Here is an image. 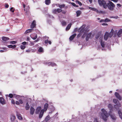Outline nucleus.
Returning a JSON list of instances; mask_svg holds the SVG:
<instances>
[{
  "label": "nucleus",
  "instance_id": "1",
  "mask_svg": "<svg viewBox=\"0 0 122 122\" xmlns=\"http://www.w3.org/2000/svg\"><path fill=\"white\" fill-rule=\"evenodd\" d=\"M105 6L106 7L104 8L106 9L107 7L108 9L112 11L114 10L115 6V5L113 3L109 0L108 1V3H107V4Z\"/></svg>",
  "mask_w": 122,
  "mask_h": 122
},
{
  "label": "nucleus",
  "instance_id": "2",
  "mask_svg": "<svg viewBox=\"0 0 122 122\" xmlns=\"http://www.w3.org/2000/svg\"><path fill=\"white\" fill-rule=\"evenodd\" d=\"M102 113L101 114V115H102L103 120L106 122L107 120V118L108 117V114L107 113V112L104 109H102Z\"/></svg>",
  "mask_w": 122,
  "mask_h": 122
},
{
  "label": "nucleus",
  "instance_id": "3",
  "mask_svg": "<svg viewBox=\"0 0 122 122\" xmlns=\"http://www.w3.org/2000/svg\"><path fill=\"white\" fill-rule=\"evenodd\" d=\"M98 2L99 5L102 6L103 8H105L106 7V5L107 4L106 2L104 0H98Z\"/></svg>",
  "mask_w": 122,
  "mask_h": 122
},
{
  "label": "nucleus",
  "instance_id": "4",
  "mask_svg": "<svg viewBox=\"0 0 122 122\" xmlns=\"http://www.w3.org/2000/svg\"><path fill=\"white\" fill-rule=\"evenodd\" d=\"M112 36V34L107 32H106L104 35V40L107 41L109 37H111Z\"/></svg>",
  "mask_w": 122,
  "mask_h": 122
},
{
  "label": "nucleus",
  "instance_id": "5",
  "mask_svg": "<svg viewBox=\"0 0 122 122\" xmlns=\"http://www.w3.org/2000/svg\"><path fill=\"white\" fill-rule=\"evenodd\" d=\"M86 25H83L78 29V31L79 32H83L85 31Z\"/></svg>",
  "mask_w": 122,
  "mask_h": 122
},
{
  "label": "nucleus",
  "instance_id": "6",
  "mask_svg": "<svg viewBox=\"0 0 122 122\" xmlns=\"http://www.w3.org/2000/svg\"><path fill=\"white\" fill-rule=\"evenodd\" d=\"M62 11V10L61 9H57L53 10H52V13L54 14H56V12L58 13H60Z\"/></svg>",
  "mask_w": 122,
  "mask_h": 122
},
{
  "label": "nucleus",
  "instance_id": "7",
  "mask_svg": "<svg viewBox=\"0 0 122 122\" xmlns=\"http://www.w3.org/2000/svg\"><path fill=\"white\" fill-rule=\"evenodd\" d=\"M36 22L35 20H34L33 21L30 25V28L31 29H33L36 27Z\"/></svg>",
  "mask_w": 122,
  "mask_h": 122
},
{
  "label": "nucleus",
  "instance_id": "8",
  "mask_svg": "<svg viewBox=\"0 0 122 122\" xmlns=\"http://www.w3.org/2000/svg\"><path fill=\"white\" fill-rule=\"evenodd\" d=\"M115 95L116 98L118 99L120 101H121L122 100L121 97L119 95V94L116 92H115Z\"/></svg>",
  "mask_w": 122,
  "mask_h": 122
},
{
  "label": "nucleus",
  "instance_id": "9",
  "mask_svg": "<svg viewBox=\"0 0 122 122\" xmlns=\"http://www.w3.org/2000/svg\"><path fill=\"white\" fill-rule=\"evenodd\" d=\"M44 64H49V66L51 65V66L52 67L56 66V64L55 63L53 62L47 63L45 62Z\"/></svg>",
  "mask_w": 122,
  "mask_h": 122
},
{
  "label": "nucleus",
  "instance_id": "10",
  "mask_svg": "<svg viewBox=\"0 0 122 122\" xmlns=\"http://www.w3.org/2000/svg\"><path fill=\"white\" fill-rule=\"evenodd\" d=\"M0 103L2 105L5 104V100L2 97H0Z\"/></svg>",
  "mask_w": 122,
  "mask_h": 122
},
{
  "label": "nucleus",
  "instance_id": "11",
  "mask_svg": "<svg viewBox=\"0 0 122 122\" xmlns=\"http://www.w3.org/2000/svg\"><path fill=\"white\" fill-rule=\"evenodd\" d=\"M35 111V109L33 107H31L30 108V114L33 115L34 114Z\"/></svg>",
  "mask_w": 122,
  "mask_h": 122
},
{
  "label": "nucleus",
  "instance_id": "12",
  "mask_svg": "<svg viewBox=\"0 0 122 122\" xmlns=\"http://www.w3.org/2000/svg\"><path fill=\"white\" fill-rule=\"evenodd\" d=\"M10 118L11 122H14L15 119V117L14 114H11V116H10Z\"/></svg>",
  "mask_w": 122,
  "mask_h": 122
},
{
  "label": "nucleus",
  "instance_id": "13",
  "mask_svg": "<svg viewBox=\"0 0 122 122\" xmlns=\"http://www.w3.org/2000/svg\"><path fill=\"white\" fill-rule=\"evenodd\" d=\"M33 29H29L26 30L24 32V34H26L27 33L32 32L33 31Z\"/></svg>",
  "mask_w": 122,
  "mask_h": 122
},
{
  "label": "nucleus",
  "instance_id": "14",
  "mask_svg": "<svg viewBox=\"0 0 122 122\" xmlns=\"http://www.w3.org/2000/svg\"><path fill=\"white\" fill-rule=\"evenodd\" d=\"M41 107H37L36 109V112H35L36 114H38L41 110Z\"/></svg>",
  "mask_w": 122,
  "mask_h": 122
},
{
  "label": "nucleus",
  "instance_id": "15",
  "mask_svg": "<svg viewBox=\"0 0 122 122\" xmlns=\"http://www.w3.org/2000/svg\"><path fill=\"white\" fill-rule=\"evenodd\" d=\"M76 36V33H75L74 34H73L71 36H70L69 38L70 40V41H72L74 39V37H75Z\"/></svg>",
  "mask_w": 122,
  "mask_h": 122
},
{
  "label": "nucleus",
  "instance_id": "16",
  "mask_svg": "<svg viewBox=\"0 0 122 122\" xmlns=\"http://www.w3.org/2000/svg\"><path fill=\"white\" fill-rule=\"evenodd\" d=\"M91 35L92 33H91L87 34L86 37V41H88V40L90 38Z\"/></svg>",
  "mask_w": 122,
  "mask_h": 122
},
{
  "label": "nucleus",
  "instance_id": "17",
  "mask_svg": "<svg viewBox=\"0 0 122 122\" xmlns=\"http://www.w3.org/2000/svg\"><path fill=\"white\" fill-rule=\"evenodd\" d=\"M44 110H41L40 113L39 115V118H41V117H42L43 114H44Z\"/></svg>",
  "mask_w": 122,
  "mask_h": 122
},
{
  "label": "nucleus",
  "instance_id": "18",
  "mask_svg": "<svg viewBox=\"0 0 122 122\" xmlns=\"http://www.w3.org/2000/svg\"><path fill=\"white\" fill-rule=\"evenodd\" d=\"M48 104L47 103H46L44 105V111H46L47 110V108H48Z\"/></svg>",
  "mask_w": 122,
  "mask_h": 122
},
{
  "label": "nucleus",
  "instance_id": "19",
  "mask_svg": "<svg viewBox=\"0 0 122 122\" xmlns=\"http://www.w3.org/2000/svg\"><path fill=\"white\" fill-rule=\"evenodd\" d=\"M122 33V29H121L119 30V31H118L117 34V35L118 37H119L121 36V35Z\"/></svg>",
  "mask_w": 122,
  "mask_h": 122
},
{
  "label": "nucleus",
  "instance_id": "20",
  "mask_svg": "<svg viewBox=\"0 0 122 122\" xmlns=\"http://www.w3.org/2000/svg\"><path fill=\"white\" fill-rule=\"evenodd\" d=\"M110 115L111 118L113 120H116V117L115 116L114 114H110Z\"/></svg>",
  "mask_w": 122,
  "mask_h": 122
},
{
  "label": "nucleus",
  "instance_id": "21",
  "mask_svg": "<svg viewBox=\"0 0 122 122\" xmlns=\"http://www.w3.org/2000/svg\"><path fill=\"white\" fill-rule=\"evenodd\" d=\"M72 25V24L71 23H70L67 26H66V30L68 31L69 30L70 28L71 27V25Z\"/></svg>",
  "mask_w": 122,
  "mask_h": 122
},
{
  "label": "nucleus",
  "instance_id": "22",
  "mask_svg": "<svg viewBox=\"0 0 122 122\" xmlns=\"http://www.w3.org/2000/svg\"><path fill=\"white\" fill-rule=\"evenodd\" d=\"M2 40L3 41H7L9 39V38L8 37H6L5 36H3L2 37Z\"/></svg>",
  "mask_w": 122,
  "mask_h": 122
},
{
  "label": "nucleus",
  "instance_id": "23",
  "mask_svg": "<svg viewBox=\"0 0 122 122\" xmlns=\"http://www.w3.org/2000/svg\"><path fill=\"white\" fill-rule=\"evenodd\" d=\"M16 45H9L8 46V47L9 48H14L16 47Z\"/></svg>",
  "mask_w": 122,
  "mask_h": 122
},
{
  "label": "nucleus",
  "instance_id": "24",
  "mask_svg": "<svg viewBox=\"0 0 122 122\" xmlns=\"http://www.w3.org/2000/svg\"><path fill=\"white\" fill-rule=\"evenodd\" d=\"M30 107L29 106L28 103L27 102L26 103V105L25 106V109L26 110H29L30 109Z\"/></svg>",
  "mask_w": 122,
  "mask_h": 122
},
{
  "label": "nucleus",
  "instance_id": "25",
  "mask_svg": "<svg viewBox=\"0 0 122 122\" xmlns=\"http://www.w3.org/2000/svg\"><path fill=\"white\" fill-rule=\"evenodd\" d=\"M17 117L20 120H22V117L21 116V115L20 114L18 113L17 114Z\"/></svg>",
  "mask_w": 122,
  "mask_h": 122
},
{
  "label": "nucleus",
  "instance_id": "26",
  "mask_svg": "<svg viewBox=\"0 0 122 122\" xmlns=\"http://www.w3.org/2000/svg\"><path fill=\"white\" fill-rule=\"evenodd\" d=\"M77 16L78 17L81 14V11L80 10H78L76 11Z\"/></svg>",
  "mask_w": 122,
  "mask_h": 122
},
{
  "label": "nucleus",
  "instance_id": "27",
  "mask_svg": "<svg viewBox=\"0 0 122 122\" xmlns=\"http://www.w3.org/2000/svg\"><path fill=\"white\" fill-rule=\"evenodd\" d=\"M101 32H99L97 34L95 38L96 39H98L99 38V37H100L101 35H102L101 34Z\"/></svg>",
  "mask_w": 122,
  "mask_h": 122
},
{
  "label": "nucleus",
  "instance_id": "28",
  "mask_svg": "<svg viewBox=\"0 0 122 122\" xmlns=\"http://www.w3.org/2000/svg\"><path fill=\"white\" fill-rule=\"evenodd\" d=\"M115 108L116 109H119V107H121V105L120 103L118 104H116L115 105Z\"/></svg>",
  "mask_w": 122,
  "mask_h": 122
},
{
  "label": "nucleus",
  "instance_id": "29",
  "mask_svg": "<svg viewBox=\"0 0 122 122\" xmlns=\"http://www.w3.org/2000/svg\"><path fill=\"white\" fill-rule=\"evenodd\" d=\"M118 113L119 114V117L122 120V113L120 110L118 111Z\"/></svg>",
  "mask_w": 122,
  "mask_h": 122
},
{
  "label": "nucleus",
  "instance_id": "30",
  "mask_svg": "<svg viewBox=\"0 0 122 122\" xmlns=\"http://www.w3.org/2000/svg\"><path fill=\"white\" fill-rule=\"evenodd\" d=\"M108 107L110 110H112L113 108V106L111 104H108Z\"/></svg>",
  "mask_w": 122,
  "mask_h": 122
},
{
  "label": "nucleus",
  "instance_id": "31",
  "mask_svg": "<svg viewBox=\"0 0 122 122\" xmlns=\"http://www.w3.org/2000/svg\"><path fill=\"white\" fill-rule=\"evenodd\" d=\"M45 43L46 44H47L48 43L50 45L51 44V42L50 41L48 40V39L45 40Z\"/></svg>",
  "mask_w": 122,
  "mask_h": 122
},
{
  "label": "nucleus",
  "instance_id": "32",
  "mask_svg": "<svg viewBox=\"0 0 122 122\" xmlns=\"http://www.w3.org/2000/svg\"><path fill=\"white\" fill-rule=\"evenodd\" d=\"M51 3L50 0H45V3L46 5H48Z\"/></svg>",
  "mask_w": 122,
  "mask_h": 122
},
{
  "label": "nucleus",
  "instance_id": "33",
  "mask_svg": "<svg viewBox=\"0 0 122 122\" xmlns=\"http://www.w3.org/2000/svg\"><path fill=\"white\" fill-rule=\"evenodd\" d=\"M58 5L59 7L60 8H63L65 6V5L64 4L61 5L58 4Z\"/></svg>",
  "mask_w": 122,
  "mask_h": 122
},
{
  "label": "nucleus",
  "instance_id": "34",
  "mask_svg": "<svg viewBox=\"0 0 122 122\" xmlns=\"http://www.w3.org/2000/svg\"><path fill=\"white\" fill-rule=\"evenodd\" d=\"M38 51L40 53L42 52L43 51V48L42 47H39L38 49Z\"/></svg>",
  "mask_w": 122,
  "mask_h": 122
},
{
  "label": "nucleus",
  "instance_id": "35",
  "mask_svg": "<svg viewBox=\"0 0 122 122\" xmlns=\"http://www.w3.org/2000/svg\"><path fill=\"white\" fill-rule=\"evenodd\" d=\"M100 42H101V46H102V47H104L105 44H104V42H103L102 41H101Z\"/></svg>",
  "mask_w": 122,
  "mask_h": 122
},
{
  "label": "nucleus",
  "instance_id": "36",
  "mask_svg": "<svg viewBox=\"0 0 122 122\" xmlns=\"http://www.w3.org/2000/svg\"><path fill=\"white\" fill-rule=\"evenodd\" d=\"M15 94H12L10 93L9 94V95H8V96L9 97L12 98L13 97V95H15Z\"/></svg>",
  "mask_w": 122,
  "mask_h": 122
},
{
  "label": "nucleus",
  "instance_id": "37",
  "mask_svg": "<svg viewBox=\"0 0 122 122\" xmlns=\"http://www.w3.org/2000/svg\"><path fill=\"white\" fill-rule=\"evenodd\" d=\"M50 119L49 117L47 116L45 118V121L46 122H47Z\"/></svg>",
  "mask_w": 122,
  "mask_h": 122
},
{
  "label": "nucleus",
  "instance_id": "38",
  "mask_svg": "<svg viewBox=\"0 0 122 122\" xmlns=\"http://www.w3.org/2000/svg\"><path fill=\"white\" fill-rule=\"evenodd\" d=\"M61 24H62V25L65 26L66 24V22L64 21H63L61 22Z\"/></svg>",
  "mask_w": 122,
  "mask_h": 122
},
{
  "label": "nucleus",
  "instance_id": "39",
  "mask_svg": "<svg viewBox=\"0 0 122 122\" xmlns=\"http://www.w3.org/2000/svg\"><path fill=\"white\" fill-rule=\"evenodd\" d=\"M103 36V35H100V37H99V39L100 40L99 41H102V40Z\"/></svg>",
  "mask_w": 122,
  "mask_h": 122
},
{
  "label": "nucleus",
  "instance_id": "40",
  "mask_svg": "<svg viewBox=\"0 0 122 122\" xmlns=\"http://www.w3.org/2000/svg\"><path fill=\"white\" fill-rule=\"evenodd\" d=\"M76 3H78V4L79 5H80L81 6L82 5V4L81 3V2L79 1H78V0H76Z\"/></svg>",
  "mask_w": 122,
  "mask_h": 122
},
{
  "label": "nucleus",
  "instance_id": "41",
  "mask_svg": "<svg viewBox=\"0 0 122 122\" xmlns=\"http://www.w3.org/2000/svg\"><path fill=\"white\" fill-rule=\"evenodd\" d=\"M10 11H11L13 13L14 12V11H15V9H14V8L13 7H11L10 9Z\"/></svg>",
  "mask_w": 122,
  "mask_h": 122
},
{
  "label": "nucleus",
  "instance_id": "42",
  "mask_svg": "<svg viewBox=\"0 0 122 122\" xmlns=\"http://www.w3.org/2000/svg\"><path fill=\"white\" fill-rule=\"evenodd\" d=\"M25 46L23 45H21L20 46V48H21V49L22 50H23L25 49Z\"/></svg>",
  "mask_w": 122,
  "mask_h": 122
},
{
  "label": "nucleus",
  "instance_id": "43",
  "mask_svg": "<svg viewBox=\"0 0 122 122\" xmlns=\"http://www.w3.org/2000/svg\"><path fill=\"white\" fill-rule=\"evenodd\" d=\"M117 99H113V102L115 104H116L117 103Z\"/></svg>",
  "mask_w": 122,
  "mask_h": 122
},
{
  "label": "nucleus",
  "instance_id": "44",
  "mask_svg": "<svg viewBox=\"0 0 122 122\" xmlns=\"http://www.w3.org/2000/svg\"><path fill=\"white\" fill-rule=\"evenodd\" d=\"M104 20V22H109L110 21V20L107 18L105 19V20Z\"/></svg>",
  "mask_w": 122,
  "mask_h": 122
},
{
  "label": "nucleus",
  "instance_id": "45",
  "mask_svg": "<svg viewBox=\"0 0 122 122\" xmlns=\"http://www.w3.org/2000/svg\"><path fill=\"white\" fill-rule=\"evenodd\" d=\"M37 35H36V36H35V37H31V38L32 39H33L34 40H35L36 39V38H37Z\"/></svg>",
  "mask_w": 122,
  "mask_h": 122
},
{
  "label": "nucleus",
  "instance_id": "46",
  "mask_svg": "<svg viewBox=\"0 0 122 122\" xmlns=\"http://www.w3.org/2000/svg\"><path fill=\"white\" fill-rule=\"evenodd\" d=\"M16 43V41H11L10 42V43L11 44H14Z\"/></svg>",
  "mask_w": 122,
  "mask_h": 122
},
{
  "label": "nucleus",
  "instance_id": "47",
  "mask_svg": "<svg viewBox=\"0 0 122 122\" xmlns=\"http://www.w3.org/2000/svg\"><path fill=\"white\" fill-rule=\"evenodd\" d=\"M81 32H80V33L78 34V35H77V37L78 38L80 37L81 36Z\"/></svg>",
  "mask_w": 122,
  "mask_h": 122
},
{
  "label": "nucleus",
  "instance_id": "48",
  "mask_svg": "<svg viewBox=\"0 0 122 122\" xmlns=\"http://www.w3.org/2000/svg\"><path fill=\"white\" fill-rule=\"evenodd\" d=\"M93 11H94L97 12H98V10H97V9H95V8L93 9L92 10Z\"/></svg>",
  "mask_w": 122,
  "mask_h": 122
},
{
  "label": "nucleus",
  "instance_id": "49",
  "mask_svg": "<svg viewBox=\"0 0 122 122\" xmlns=\"http://www.w3.org/2000/svg\"><path fill=\"white\" fill-rule=\"evenodd\" d=\"M11 103L12 104H15V101L14 99H12L11 100Z\"/></svg>",
  "mask_w": 122,
  "mask_h": 122
},
{
  "label": "nucleus",
  "instance_id": "50",
  "mask_svg": "<svg viewBox=\"0 0 122 122\" xmlns=\"http://www.w3.org/2000/svg\"><path fill=\"white\" fill-rule=\"evenodd\" d=\"M93 122H98L97 121V118H95L94 119V121H93Z\"/></svg>",
  "mask_w": 122,
  "mask_h": 122
},
{
  "label": "nucleus",
  "instance_id": "51",
  "mask_svg": "<svg viewBox=\"0 0 122 122\" xmlns=\"http://www.w3.org/2000/svg\"><path fill=\"white\" fill-rule=\"evenodd\" d=\"M19 102L21 104H22L23 103L22 100L21 99H20L19 100Z\"/></svg>",
  "mask_w": 122,
  "mask_h": 122
},
{
  "label": "nucleus",
  "instance_id": "52",
  "mask_svg": "<svg viewBox=\"0 0 122 122\" xmlns=\"http://www.w3.org/2000/svg\"><path fill=\"white\" fill-rule=\"evenodd\" d=\"M9 5L8 4H6L5 5V7L6 8H8Z\"/></svg>",
  "mask_w": 122,
  "mask_h": 122
},
{
  "label": "nucleus",
  "instance_id": "53",
  "mask_svg": "<svg viewBox=\"0 0 122 122\" xmlns=\"http://www.w3.org/2000/svg\"><path fill=\"white\" fill-rule=\"evenodd\" d=\"M34 43L35 42L34 41H30V44L31 45H34Z\"/></svg>",
  "mask_w": 122,
  "mask_h": 122
},
{
  "label": "nucleus",
  "instance_id": "54",
  "mask_svg": "<svg viewBox=\"0 0 122 122\" xmlns=\"http://www.w3.org/2000/svg\"><path fill=\"white\" fill-rule=\"evenodd\" d=\"M117 6L118 7H120L121 6V5L120 4H117Z\"/></svg>",
  "mask_w": 122,
  "mask_h": 122
},
{
  "label": "nucleus",
  "instance_id": "55",
  "mask_svg": "<svg viewBox=\"0 0 122 122\" xmlns=\"http://www.w3.org/2000/svg\"><path fill=\"white\" fill-rule=\"evenodd\" d=\"M15 103L16 104L19 105L20 103L18 101H16L15 102Z\"/></svg>",
  "mask_w": 122,
  "mask_h": 122
},
{
  "label": "nucleus",
  "instance_id": "56",
  "mask_svg": "<svg viewBox=\"0 0 122 122\" xmlns=\"http://www.w3.org/2000/svg\"><path fill=\"white\" fill-rule=\"evenodd\" d=\"M22 44L23 45H25L26 44V42L25 41H24L22 42Z\"/></svg>",
  "mask_w": 122,
  "mask_h": 122
},
{
  "label": "nucleus",
  "instance_id": "57",
  "mask_svg": "<svg viewBox=\"0 0 122 122\" xmlns=\"http://www.w3.org/2000/svg\"><path fill=\"white\" fill-rule=\"evenodd\" d=\"M39 40V39L38 38H37V39L36 40H35L34 41V42H37Z\"/></svg>",
  "mask_w": 122,
  "mask_h": 122
},
{
  "label": "nucleus",
  "instance_id": "58",
  "mask_svg": "<svg viewBox=\"0 0 122 122\" xmlns=\"http://www.w3.org/2000/svg\"><path fill=\"white\" fill-rule=\"evenodd\" d=\"M112 1H113L114 2H117L118 0H111Z\"/></svg>",
  "mask_w": 122,
  "mask_h": 122
},
{
  "label": "nucleus",
  "instance_id": "59",
  "mask_svg": "<svg viewBox=\"0 0 122 122\" xmlns=\"http://www.w3.org/2000/svg\"><path fill=\"white\" fill-rule=\"evenodd\" d=\"M71 5H73V6H74L76 5L73 2L71 3Z\"/></svg>",
  "mask_w": 122,
  "mask_h": 122
},
{
  "label": "nucleus",
  "instance_id": "60",
  "mask_svg": "<svg viewBox=\"0 0 122 122\" xmlns=\"http://www.w3.org/2000/svg\"><path fill=\"white\" fill-rule=\"evenodd\" d=\"M102 25H107V23H103L102 24Z\"/></svg>",
  "mask_w": 122,
  "mask_h": 122
},
{
  "label": "nucleus",
  "instance_id": "61",
  "mask_svg": "<svg viewBox=\"0 0 122 122\" xmlns=\"http://www.w3.org/2000/svg\"><path fill=\"white\" fill-rule=\"evenodd\" d=\"M104 20H100V22H104Z\"/></svg>",
  "mask_w": 122,
  "mask_h": 122
},
{
  "label": "nucleus",
  "instance_id": "62",
  "mask_svg": "<svg viewBox=\"0 0 122 122\" xmlns=\"http://www.w3.org/2000/svg\"><path fill=\"white\" fill-rule=\"evenodd\" d=\"M5 51H5L3 50H0V52H1V53L3 52H5Z\"/></svg>",
  "mask_w": 122,
  "mask_h": 122
},
{
  "label": "nucleus",
  "instance_id": "63",
  "mask_svg": "<svg viewBox=\"0 0 122 122\" xmlns=\"http://www.w3.org/2000/svg\"><path fill=\"white\" fill-rule=\"evenodd\" d=\"M89 9H90V10H93V9L94 8H92L91 7H89Z\"/></svg>",
  "mask_w": 122,
  "mask_h": 122
},
{
  "label": "nucleus",
  "instance_id": "64",
  "mask_svg": "<svg viewBox=\"0 0 122 122\" xmlns=\"http://www.w3.org/2000/svg\"><path fill=\"white\" fill-rule=\"evenodd\" d=\"M30 51H31L30 50H26V52H30Z\"/></svg>",
  "mask_w": 122,
  "mask_h": 122
}]
</instances>
